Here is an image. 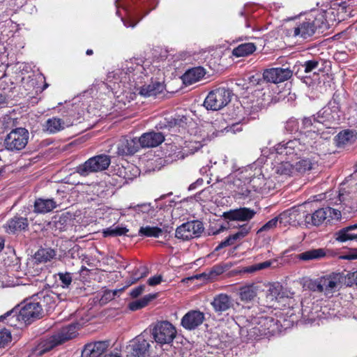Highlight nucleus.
<instances>
[{
    "label": "nucleus",
    "mask_w": 357,
    "mask_h": 357,
    "mask_svg": "<svg viewBox=\"0 0 357 357\" xmlns=\"http://www.w3.org/2000/svg\"><path fill=\"white\" fill-rule=\"evenodd\" d=\"M137 213H152L154 211V208L151 203H142L130 207Z\"/></svg>",
    "instance_id": "obj_47"
},
{
    "label": "nucleus",
    "mask_w": 357,
    "mask_h": 357,
    "mask_svg": "<svg viewBox=\"0 0 357 357\" xmlns=\"http://www.w3.org/2000/svg\"><path fill=\"white\" fill-rule=\"evenodd\" d=\"M111 163L109 155L100 154L93 156L76 167V172L82 176L90 173L101 172L107 169Z\"/></svg>",
    "instance_id": "obj_5"
},
{
    "label": "nucleus",
    "mask_w": 357,
    "mask_h": 357,
    "mask_svg": "<svg viewBox=\"0 0 357 357\" xmlns=\"http://www.w3.org/2000/svg\"><path fill=\"white\" fill-rule=\"evenodd\" d=\"M262 181L263 178L253 176L250 170L245 169L238 174L234 180V185L238 188V195L247 197L250 195L251 189L258 192L261 188Z\"/></svg>",
    "instance_id": "obj_3"
},
{
    "label": "nucleus",
    "mask_w": 357,
    "mask_h": 357,
    "mask_svg": "<svg viewBox=\"0 0 357 357\" xmlns=\"http://www.w3.org/2000/svg\"><path fill=\"white\" fill-rule=\"evenodd\" d=\"M204 231L202 222L198 220L187 222L178 227L175 236L177 238L184 241L199 236Z\"/></svg>",
    "instance_id": "obj_12"
},
{
    "label": "nucleus",
    "mask_w": 357,
    "mask_h": 357,
    "mask_svg": "<svg viewBox=\"0 0 357 357\" xmlns=\"http://www.w3.org/2000/svg\"><path fill=\"white\" fill-rule=\"evenodd\" d=\"M354 230H357V223L343 227L335 233V240L343 243L347 241L357 239V232H352Z\"/></svg>",
    "instance_id": "obj_31"
},
{
    "label": "nucleus",
    "mask_w": 357,
    "mask_h": 357,
    "mask_svg": "<svg viewBox=\"0 0 357 357\" xmlns=\"http://www.w3.org/2000/svg\"><path fill=\"white\" fill-rule=\"evenodd\" d=\"M315 32V30L311 24V22L307 20L306 17L304 20L299 22L298 24L291 30L290 33L294 37L298 36L303 39H307L313 36Z\"/></svg>",
    "instance_id": "obj_29"
},
{
    "label": "nucleus",
    "mask_w": 357,
    "mask_h": 357,
    "mask_svg": "<svg viewBox=\"0 0 357 357\" xmlns=\"http://www.w3.org/2000/svg\"><path fill=\"white\" fill-rule=\"evenodd\" d=\"M21 312L18 307H15L0 316V322L14 328H21L24 321L21 319Z\"/></svg>",
    "instance_id": "obj_28"
},
{
    "label": "nucleus",
    "mask_w": 357,
    "mask_h": 357,
    "mask_svg": "<svg viewBox=\"0 0 357 357\" xmlns=\"http://www.w3.org/2000/svg\"><path fill=\"white\" fill-rule=\"evenodd\" d=\"M148 269L146 267L140 266L139 267H135L130 273V278L126 281V285L121 289L123 290L126 287H128L130 285L135 284L141 278L146 277L148 274Z\"/></svg>",
    "instance_id": "obj_38"
},
{
    "label": "nucleus",
    "mask_w": 357,
    "mask_h": 357,
    "mask_svg": "<svg viewBox=\"0 0 357 357\" xmlns=\"http://www.w3.org/2000/svg\"><path fill=\"white\" fill-rule=\"evenodd\" d=\"M317 123V116H311L309 117H304L302 119L301 129L306 130L307 131H314L316 128L315 123Z\"/></svg>",
    "instance_id": "obj_45"
},
{
    "label": "nucleus",
    "mask_w": 357,
    "mask_h": 357,
    "mask_svg": "<svg viewBox=\"0 0 357 357\" xmlns=\"http://www.w3.org/2000/svg\"><path fill=\"white\" fill-rule=\"evenodd\" d=\"M325 248L310 249L298 255L297 259L301 261L320 260L326 256Z\"/></svg>",
    "instance_id": "obj_32"
},
{
    "label": "nucleus",
    "mask_w": 357,
    "mask_h": 357,
    "mask_svg": "<svg viewBox=\"0 0 357 357\" xmlns=\"http://www.w3.org/2000/svg\"><path fill=\"white\" fill-rule=\"evenodd\" d=\"M4 248V240L1 238H0V252Z\"/></svg>",
    "instance_id": "obj_64"
},
{
    "label": "nucleus",
    "mask_w": 357,
    "mask_h": 357,
    "mask_svg": "<svg viewBox=\"0 0 357 357\" xmlns=\"http://www.w3.org/2000/svg\"><path fill=\"white\" fill-rule=\"evenodd\" d=\"M225 271H226V266H221V265H215V266H213V268L210 271V275L211 277L218 276V275L222 274Z\"/></svg>",
    "instance_id": "obj_56"
},
{
    "label": "nucleus",
    "mask_w": 357,
    "mask_h": 357,
    "mask_svg": "<svg viewBox=\"0 0 357 357\" xmlns=\"http://www.w3.org/2000/svg\"><path fill=\"white\" fill-rule=\"evenodd\" d=\"M204 320V314L199 310H190L181 319V326L187 330H194Z\"/></svg>",
    "instance_id": "obj_24"
},
{
    "label": "nucleus",
    "mask_w": 357,
    "mask_h": 357,
    "mask_svg": "<svg viewBox=\"0 0 357 357\" xmlns=\"http://www.w3.org/2000/svg\"><path fill=\"white\" fill-rule=\"evenodd\" d=\"M211 305L218 314H222L234 307L231 297L224 293L215 295Z\"/></svg>",
    "instance_id": "obj_25"
},
{
    "label": "nucleus",
    "mask_w": 357,
    "mask_h": 357,
    "mask_svg": "<svg viewBox=\"0 0 357 357\" xmlns=\"http://www.w3.org/2000/svg\"><path fill=\"white\" fill-rule=\"evenodd\" d=\"M338 107L334 109L327 107H324L317 114V123L323 124L326 128H330L338 124L340 116L338 114Z\"/></svg>",
    "instance_id": "obj_17"
},
{
    "label": "nucleus",
    "mask_w": 357,
    "mask_h": 357,
    "mask_svg": "<svg viewBox=\"0 0 357 357\" xmlns=\"http://www.w3.org/2000/svg\"><path fill=\"white\" fill-rule=\"evenodd\" d=\"M308 288L310 291L322 293L324 292L321 278H318L315 280H311L308 283Z\"/></svg>",
    "instance_id": "obj_50"
},
{
    "label": "nucleus",
    "mask_w": 357,
    "mask_h": 357,
    "mask_svg": "<svg viewBox=\"0 0 357 357\" xmlns=\"http://www.w3.org/2000/svg\"><path fill=\"white\" fill-rule=\"evenodd\" d=\"M348 285L357 284V271L347 274Z\"/></svg>",
    "instance_id": "obj_61"
},
{
    "label": "nucleus",
    "mask_w": 357,
    "mask_h": 357,
    "mask_svg": "<svg viewBox=\"0 0 357 357\" xmlns=\"http://www.w3.org/2000/svg\"><path fill=\"white\" fill-rule=\"evenodd\" d=\"M312 162L309 159H301L294 164L296 173H304L312 169Z\"/></svg>",
    "instance_id": "obj_46"
},
{
    "label": "nucleus",
    "mask_w": 357,
    "mask_h": 357,
    "mask_svg": "<svg viewBox=\"0 0 357 357\" xmlns=\"http://www.w3.org/2000/svg\"><path fill=\"white\" fill-rule=\"evenodd\" d=\"M163 231L158 227H141L138 231V236L142 237L158 238L162 235Z\"/></svg>",
    "instance_id": "obj_43"
},
{
    "label": "nucleus",
    "mask_w": 357,
    "mask_h": 357,
    "mask_svg": "<svg viewBox=\"0 0 357 357\" xmlns=\"http://www.w3.org/2000/svg\"><path fill=\"white\" fill-rule=\"evenodd\" d=\"M155 298L156 294H147L139 300L130 303L129 309L132 311L140 310L148 305V304Z\"/></svg>",
    "instance_id": "obj_42"
},
{
    "label": "nucleus",
    "mask_w": 357,
    "mask_h": 357,
    "mask_svg": "<svg viewBox=\"0 0 357 357\" xmlns=\"http://www.w3.org/2000/svg\"><path fill=\"white\" fill-rule=\"evenodd\" d=\"M70 221L68 214H61L59 216H54L52 222V229L55 231L61 232L67 229L68 222Z\"/></svg>",
    "instance_id": "obj_39"
},
{
    "label": "nucleus",
    "mask_w": 357,
    "mask_h": 357,
    "mask_svg": "<svg viewBox=\"0 0 357 357\" xmlns=\"http://www.w3.org/2000/svg\"><path fill=\"white\" fill-rule=\"evenodd\" d=\"M128 353L132 357H149L150 356L151 344L149 340L141 334L135 337L127 347Z\"/></svg>",
    "instance_id": "obj_14"
},
{
    "label": "nucleus",
    "mask_w": 357,
    "mask_h": 357,
    "mask_svg": "<svg viewBox=\"0 0 357 357\" xmlns=\"http://www.w3.org/2000/svg\"><path fill=\"white\" fill-rule=\"evenodd\" d=\"M116 146V153L118 156L132 155L139 150L137 139L128 136L121 137L117 142Z\"/></svg>",
    "instance_id": "obj_16"
},
{
    "label": "nucleus",
    "mask_w": 357,
    "mask_h": 357,
    "mask_svg": "<svg viewBox=\"0 0 357 357\" xmlns=\"http://www.w3.org/2000/svg\"><path fill=\"white\" fill-rule=\"evenodd\" d=\"M307 20L311 22L315 31H319L322 33L329 28L326 10L319 9L312 10L307 15Z\"/></svg>",
    "instance_id": "obj_21"
},
{
    "label": "nucleus",
    "mask_w": 357,
    "mask_h": 357,
    "mask_svg": "<svg viewBox=\"0 0 357 357\" xmlns=\"http://www.w3.org/2000/svg\"><path fill=\"white\" fill-rule=\"evenodd\" d=\"M257 50L253 43H244L238 45L232 50L231 54L234 56L244 57L252 54Z\"/></svg>",
    "instance_id": "obj_35"
},
{
    "label": "nucleus",
    "mask_w": 357,
    "mask_h": 357,
    "mask_svg": "<svg viewBox=\"0 0 357 357\" xmlns=\"http://www.w3.org/2000/svg\"><path fill=\"white\" fill-rule=\"evenodd\" d=\"M278 328V320L271 317L262 316L258 319L257 326L253 328L254 333L259 335H273Z\"/></svg>",
    "instance_id": "obj_18"
},
{
    "label": "nucleus",
    "mask_w": 357,
    "mask_h": 357,
    "mask_svg": "<svg viewBox=\"0 0 357 357\" xmlns=\"http://www.w3.org/2000/svg\"><path fill=\"white\" fill-rule=\"evenodd\" d=\"M151 333L155 342L163 345L171 344L176 337L177 331L169 321H160L155 323Z\"/></svg>",
    "instance_id": "obj_8"
},
{
    "label": "nucleus",
    "mask_w": 357,
    "mask_h": 357,
    "mask_svg": "<svg viewBox=\"0 0 357 357\" xmlns=\"http://www.w3.org/2000/svg\"><path fill=\"white\" fill-rule=\"evenodd\" d=\"M57 204L53 199H36L34 202V212L47 213L56 208Z\"/></svg>",
    "instance_id": "obj_33"
},
{
    "label": "nucleus",
    "mask_w": 357,
    "mask_h": 357,
    "mask_svg": "<svg viewBox=\"0 0 357 357\" xmlns=\"http://www.w3.org/2000/svg\"><path fill=\"white\" fill-rule=\"evenodd\" d=\"M341 215L340 211L331 207L319 208L313 213H308L306 227L319 226L324 221H326V223H331L333 220H340Z\"/></svg>",
    "instance_id": "obj_9"
},
{
    "label": "nucleus",
    "mask_w": 357,
    "mask_h": 357,
    "mask_svg": "<svg viewBox=\"0 0 357 357\" xmlns=\"http://www.w3.org/2000/svg\"><path fill=\"white\" fill-rule=\"evenodd\" d=\"M231 92L225 87L211 91L206 97L204 106L208 110L218 111L225 107L231 100Z\"/></svg>",
    "instance_id": "obj_6"
},
{
    "label": "nucleus",
    "mask_w": 357,
    "mask_h": 357,
    "mask_svg": "<svg viewBox=\"0 0 357 357\" xmlns=\"http://www.w3.org/2000/svg\"><path fill=\"white\" fill-rule=\"evenodd\" d=\"M109 346V341H98L84 345L82 357H102Z\"/></svg>",
    "instance_id": "obj_20"
},
{
    "label": "nucleus",
    "mask_w": 357,
    "mask_h": 357,
    "mask_svg": "<svg viewBox=\"0 0 357 357\" xmlns=\"http://www.w3.org/2000/svg\"><path fill=\"white\" fill-rule=\"evenodd\" d=\"M206 74L203 67L198 66L188 69L182 76V79L185 84H192L199 82Z\"/></svg>",
    "instance_id": "obj_30"
},
{
    "label": "nucleus",
    "mask_w": 357,
    "mask_h": 357,
    "mask_svg": "<svg viewBox=\"0 0 357 357\" xmlns=\"http://www.w3.org/2000/svg\"><path fill=\"white\" fill-rule=\"evenodd\" d=\"M102 357H121V356L119 351H115V352L111 351L109 353L105 352Z\"/></svg>",
    "instance_id": "obj_62"
},
{
    "label": "nucleus",
    "mask_w": 357,
    "mask_h": 357,
    "mask_svg": "<svg viewBox=\"0 0 357 357\" xmlns=\"http://www.w3.org/2000/svg\"><path fill=\"white\" fill-rule=\"evenodd\" d=\"M11 341V333L10 332L3 328L0 330V348L5 347L8 342Z\"/></svg>",
    "instance_id": "obj_53"
},
{
    "label": "nucleus",
    "mask_w": 357,
    "mask_h": 357,
    "mask_svg": "<svg viewBox=\"0 0 357 357\" xmlns=\"http://www.w3.org/2000/svg\"><path fill=\"white\" fill-rule=\"evenodd\" d=\"M259 291V286L257 283H248L239 287L238 296L240 301L243 303H250L256 300Z\"/></svg>",
    "instance_id": "obj_23"
},
{
    "label": "nucleus",
    "mask_w": 357,
    "mask_h": 357,
    "mask_svg": "<svg viewBox=\"0 0 357 357\" xmlns=\"http://www.w3.org/2000/svg\"><path fill=\"white\" fill-rule=\"evenodd\" d=\"M188 144L183 147L177 145L176 143L165 144L164 149V155L168 161H176L178 160L184 159L185 156L192 154L202 147V144L199 142H185Z\"/></svg>",
    "instance_id": "obj_4"
},
{
    "label": "nucleus",
    "mask_w": 357,
    "mask_h": 357,
    "mask_svg": "<svg viewBox=\"0 0 357 357\" xmlns=\"http://www.w3.org/2000/svg\"><path fill=\"white\" fill-rule=\"evenodd\" d=\"M250 229H251V227L248 223L244 224L239 227L238 231L237 232H236L235 234H236V235L238 236V238L239 239H242L243 238H244L245 236H246L248 234Z\"/></svg>",
    "instance_id": "obj_55"
},
{
    "label": "nucleus",
    "mask_w": 357,
    "mask_h": 357,
    "mask_svg": "<svg viewBox=\"0 0 357 357\" xmlns=\"http://www.w3.org/2000/svg\"><path fill=\"white\" fill-rule=\"evenodd\" d=\"M164 90V86L159 82H151L143 85L139 90V94L145 97L156 96Z\"/></svg>",
    "instance_id": "obj_34"
},
{
    "label": "nucleus",
    "mask_w": 357,
    "mask_h": 357,
    "mask_svg": "<svg viewBox=\"0 0 357 357\" xmlns=\"http://www.w3.org/2000/svg\"><path fill=\"white\" fill-rule=\"evenodd\" d=\"M31 300L34 301L40 307L42 311H43V308L46 311H49L56 305L54 294L47 291H42L37 293L31 297Z\"/></svg>",
    "instance_id": "obj_27"
},
{
    "label": "nucleus",
    "mask_w": 357,
    "mask_h": 357,
    "mask_svg": "<svg viewBox=\"0 0 357 357\" xmlns=\"http://www.w3.org/2000/svg\"><path fill=\"white\" fill-rule=\"evenodd\" d=\"M271 263L268 261L258 264L256 266H251L248 267H245L241 271V273H253L257 270H261L269 267Z\"/></svg>",
    "instance_id": "obj_52"
},
{
    "label": "nucleus",
    "mask_w": 357,
    "mask_h": 357,
    "mask_svg": "<svg viewBox=\"0 0 357 357\" xmlns=\"http://www.w3.org/2000/svg\"><path fill=\"white\" fill-rule=\"evenodd\" d=\"M276 153L280 155L281 159L294 160L303 155L305 150V144L301 143L299 139H294L287 142H282L275 145Z\"/></svg>",
    "instance_id": "obj_7"
},
{
    "label": "nucleus",
    "mask_w": 357,
    "mask_h": 357,
    "mask_svg": "<svg viewBox=\"0 0 357 357\" xmlns=\"http://www.w3.org/2000/svg\"><path fill=\"white\" fill-rule=\"evenodd\" d=\"M56 257V251L52 248H40L34 255V259L38 262H47Z\"/></svg>",
    "instance_id": "obj_41"
},
{
    "label": "nucleus",
    "mask_w": 357,
    "mask_h": 357,
    "mask_svg": "<svg viewBox=\"0 0 357 357\" xmlns=\"http://www.w3.org/2000/svg\"><path fill=\"white\" fill-rule=\"evenodd\" d=\"M21 312V319L24 321V325L31 324L36 319H39L43 316V311L40 307L31 298L29 301H26L23 307L20 308Z\"/></svg>",
    "instance_id": "obj_15"
},
{
    "label": "nucleus",
    "mask_w": 357,
    "mask_h": 357,
    "mask_svg": "<svg viewBox=\"0 0 357 357\" xmlns=\"http://www.w3.org/2000/svg\"><path fill=\"white\" fill-rule=\"evenodd\" d=\"M71 125H73V123L68 122L66 123L61 119L52 117L46 121V129L50 133H56L63 130L65 126L68 127Z\"/></svg>",
    "instance_id": "obj_36"
},
{
    "label": "nucleus",
    "mask_w": 357,
    "mask_h": 357,
    "mask_svg": "<svg viewBox=\"0 0 357 357\" xmlns=\"http://www.w3.org/2000/svg\"><path fill=\"white\" fill-rule=\"evenodd\" d=\"M320 59H314L304 62L302 65L305 73H309L316 70L319 64Z\"/></svg>",
    "instance_id": "obj_49"
},
{
    "label": "nucleus",
    "mask_w": 357,
    "mask_h": 357,
    "mask_svg": "<svg viewBox=\"0 0 357 357\" xmlns=\"http://www.w3.org/2000/svg\"><path fill=\"white\" fill-rule=\"evenodd\" d=\"M240 240L236 234H233L227 236L224 241H221L215 248L214 252H218L225 248L233 245L236 241Z\"/></svg>",
    "instance_id": "obj_48"
},
{
    "label": "nucleus",
    "mask_w": 357,
    "mask_h": 357,
    "mask_svg": "<svg viewBox=\"0 0 357 357\" xmlns=\"http://www.w3.org/2000/svg\"><path fill=\"white\" fill-rule=\"evenodd\" d=\"M162 280V277L160 275H154L149 278L147 283L150 286H155L159 284Z\"/></svg>",
    "instance_id": "obj_59"
},
{
    "label": "nucleus",
    "mask_w": 357,
    "mask_h": 357,
    "mask_svg": "<svg viewBox=\"0 0 357 357\" xmlns=\"http://www.w3.org/2000/svg\"><path fill=\"white\" fill-rule=\"evenodd\" d=\"M293 76V71L289 68H271L264 70L262 77L268 83L279 84L289 80Z\"/></svg>",
    "instance_id": "obj_13"
},
{
    "label": "nucleus",
    "mask_w": 357,
    "mask_h": 357,
    "mask_svg": "<svg viewBox=\"0 0 357 357\" xmlns=\"http://www.w3.org/2000/svg\"><path fill=\"white\" fill-rule=\"evenodd\" d=\"M345 277L341 273H332L321 277L325 295L333 294L342 283Z\"/></svg>",
    "instance_id": "obj_19"
},
{
    "label": "nucleus",
    "mask_w": 357,
    "mask_h": 357,
    "mask_svg": "<svg viewBox=\"0 0 357 357\" xmlns=\"http://www.w3.org/2000/svg\"><path fill=\"white\" fill-rule=\"evenodd\" d=\"M236 110L237 112L235 114V116L232 114L230 115L231 116V119L236 120V121L226 127L227 132L231 131L234 133L240 132L243 129L242 125L248 122V121H245L244 116L239 115V113L243 111L242 108L237 107L236 109H234V111Z\"/></svg>",
    "instance_id": "obj_37"
},
{
    "label": "nucleus",
    "mask_w": 357,
    "mask_h": 357,
    "mask_svg": "<svg viewBox=\"0 0 357 357\" xmlns=\"http://www.w3.org/2000/svg\"><path fill=\"white\" fill-rule=\"evenodd\" d=\"M256 211L254 209L246 207L229 210L223 213L222 217L229 221H249L253 218Z\"/></svg>",
    "instance_id": "obj_22"
},
{
    "label": "nucleus",
    "mask_w": 357,
    "mask_h": 357,
    "mask_svg": "<svg viewBox=\"0 0 357 357\" xmlns=\"http://www.w3.org/2000/svg\"><path fill=\"white\" fill-rule=\"evenodd\" d=\"M280 224H283V221L280 218V215L274 218H272L269 221H268L266 224H264L259 230V231H268L271 229L276 227L278 222Z\"/></svg>",
    "instance_id": "obj_51"
},
{
    "label": "nucleus",
    "mask_w": 357,
    "mask_h": 357,
    "mask_svg": "<svg viewBox=\"0 0 357 357\" xmlns=\"http://www.w3.org/2000/svg\"><path fill=\"white\" fill-rule=\"evenodd\" d=\"M187 121L188 118L183 115L166 116L155 125V128L160 132H145L137 139L138 143L142 148L156 147L165 141V135L176 136L181 130L185 129Z\"/></svg>",
    "instance_id": "obj_1"
},
{
    "label": "nucleus",
    "mask_w": 357,
    "mask_h": 357,
    "mask_svg": "<svg viewBox=\"0 0 357 357\" xmlns=\"http://www.w3.org/2000/svg\"><path fill=\"white\" fill-rule=\"evenodd\" d=\"M28 227V219L17 215L8 219L3 225L5 231L13 234L26 230Z\"/></svg>",
    "instance_id": "obj_26"
},
{
    "label": "nucleus",
    "mask_w": 357,
    "mask_h": 357,
    "mask_svg": "<svg viewBox=\"0 0 357 357\" xmlns=\"http://www.w3.org/2000/svg\"><path fill=\"white\" fill-rule=\"evenodd\" d=\"M339 137L343 143H347L353 137V132L349 130H344L339 133Z\"/></svg>",
    "instance_id": "obj_57"
},
{
    "label": "nucleus",
    "mask_w": 357,
    "mask_h": 357,
    "mask_svg": "<svg viewBox=\"0 0 357 357\" xmlns=\"http://www.w3.org/2000/svg\"><path fill=\"white\" fill-rule=\"evenodd\" d=\"M145 285L141 284L134 289H132L130 292V296L132 298H137L139 296H140L143 291H144Z\"/></svg>",
    "instance_id": "obj_58"
},
{
    "label": "nucleus",
    "mask_w": 357,
    "mask_h": 357,
    "mask_svg": "<svg viewBox=\"0 0 357 357\" xmlns=\"http://www.w3.org/2000/svg\"><path fill=\"white\" fill-rule=\"evenodd\" d=\"M202 182H203V180H202V179H201L200 181H199V180H197L195 183H192V184L190 185V187H189V190H193V189H195V188H196L197 184H199V183L201 184V183H202Z\"/></svg>",
    "instance_id": "obj_63"
},
{
    "label": "nucleus",
    "mask_w": 357,
    "mask_h": 357,
    "mask_svg": "<svg viewBox=\"0 0 357 357\" xmlns=\"http://www.w3.org/2000/svg\"><path fill=\"white\" fill-rule=\"evenodd\" d=\"M308 218V212L305 210V206H294L280 214V218L283 221V225L293 226L305 225L306 227Z\"/></svg>",
    "instance_id": "obj_11"
},
{
    "label": "nucleus",
    "mask_w": 357,
    "mask_h": 357,
    "mask_svg": "<svg viewBox=\"0 0 357 357\" xmlns=\"http://www.w3.org/2000/svg\"><path fill=\"white\" fill-rule=\"evenodd\" d=\"M77 326L74 324H69L63 327L56 334L42 340L35 349V353L38 356H42L50 351L55 347L62 344L66 341L71 340L77 335Z\"/></svg>",
    "instance_id": "obj_2"
},
{
    "label": "nucleus",
    "mask_w": 357,
    "mask_h": 357,
    "mask_svg": "<svg viewBox=\"0 0 357 357\" xmlns=\"http://www.w3.org/2000/svg\"><path fill=\"white\" fill-rule=\"evenodd\" d=\"M58 276L63 288H68L70 285L73 279L70 273H59Z\"/></svg>",
    "instance_id": "obj_54"
},
{
    "label": "nucleus",
    "mask_w": 357,
    "mask_h": 357,
    "mask_svg": "<svg viewBox=\"0 0 357 357\" xmlns=\"http://www.w3.org/2000/svg\"><path fill=\"white\" fill-rule=\"evenodd\" d=\"M285 128L290 132H294L298 130V123L295 120H289L287 122Z\"/></svg>",
    "instance_id": "obj_60"
},
{
    "label": "nucleus",
    "mask_w": 357,
    "mask_h": 357,
    "mask_svg": "<svg viewBox=\"0 0 357 357\" xmlns=\"http://www.w3.org/2000/svg\"><path fill=\"white\" fill-rule=\"evenodd\" d=\"M29 133L24 128H17L11 130L4 140L7 150L19 151L25 148L28 143Z\"/></svg>",
    "instance_id": "obj_10"
},
{
    "label": "nucleus",
    "mask_w": 357,
    "mask_h": 357,
    "mask_svg": "<svg viewBox=\"0 0 357 357\" xmlns=\"http://www.w3.org/2000/svg\"><path fill=\"white\" fill-rule=\"evenodd\" d=\"M293 161L284 159L277 166V173L280 175L294 176L296 174V169L294 165L291 163Z\"/></svg>",
    "instance_id": "obj_40"
},
{
    "label": "nucleus",
    "mask_w": 357,
    "mask_h": 357,
    "mask_svg": "<svg viewBox=\"0 0 357 357\" xmlns=\"http://www.w3.org/2000/svg\"><path fill=\"white\" fill-rule=\"evenodd\" d=\"M128 229L125 227L114 226L103 229L102 235L104 237L108 236H121L122 235H126L128 232Z\"/></svg>",
    "instance_id": "obj_44"
}]
</instances>
